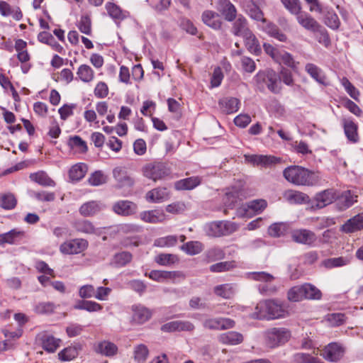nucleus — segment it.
<instances>
[{"label":"nucleus","instance_id":"3c124183","mask_svg":"<svg viewBox=\"0 0 363 363\" xmlns=\"http://www.w3.org/2000/svg\"><path fill=\"white\" fill-rule=\"evenodd\" d=\"M216 295L224 298H230L234 294L233 288L230 284H221L214 289Z\"/></svg>","mask_w":363,"mask_h":363},{"label":"nucleus","instance_id":"f3484780","mask_svg":"<svg viewBox=\"0 0 363 363\" xmlns=\"http://www.w3.org/2000/svg\"><path fill=\"white\" fill-rule=\"evenodd\" d=\"M217 10L228 21H233L236 18L237 9L229 0H219L217 4Z\"/></svg>","mask_w":363,"mask_h":363},{"label":"nucleus","instance_id":"49530a36","mask_svg":"<svg viewBox=\"0 0 363 363\" xmlns=\"http://www.w3.org/2000/svg\"><path fill=\"white\" fill-rule=\"evenodd\" d=\"M242 38L245 40V46L250 52L257 53L259 52L258 40L252 32L248 33Z\"/></svg>","mask_w":363,"mask_h":363},{"label":"nucleus","instance_id":"8fccbe9b","mask_svg":"<svg viewBox=\"0 0 363 363\" xmlns=\"http://www.w3.org/2000/svg\"><path fill=\"white\" fill-rule=\"evenodd\" d=\"M284 6L291 13L297 16L301 12V4L299 0H281Z\"/></svg>","mask_w":363,"mask_h":363},{"label":"nucleus","instance_id":"13d9d810","mask_svg":"<svg viewBox=\"0 0 363 363\" xmlns=\"http://www.w3.org/2000/svg\"><path fill=\"white\" fill-rule=\"evenodd\" d=\"M324 23L332 29H337L340 25L337 15L333 11L327 12L324 18Z\"/></svg>","mask_w":363,"mask_h":363},{"label":"nucleus","instance_id":"473e14b6","mask_svg":"<svg viewBox=\"0 0 363 363\" xmlns=\"http://www.w3.org/2000/svg\"><path fill=\"white\" fill-rule=\"evenodd\" d=\"M201 184V178L199 177H191L181 179L174 184L177 190H191Z\"/></svg>","mask_w":363,"mask_h":363},{"label":"nucleus","instance_id":"1a4fd4ad","mask_svg":"<svg viewBox=\"0 0 363 363\" xmlns=\"http://www.w3.org/2000/svg\"><path fill=\"white\" fill-rule=\"evenodd\" d=\"M345 350L336 342L330 343L320 350V354L326 360L336 362L344 355Z\"/></svg>","mask_w":363,"mask_h":363},{"label":"nucleus","instance_id":"4c0bfd02","mask_svg":"<svg viewBox=\"0 0 363 363\" xmlns=\"http://www.w3.org/2000/svg\"><path fill=\"white\" fill-rule=\"evenodd\" d=\"M284 198L291 203H306L309 200V196L302 192L295 190H288L284 193Z\"/></svg>","mask_w":363,"mask_h":363},{"label":"nucleus","instance_id":"58836bf2","mask_svg":"<svg viewBox=\"0 0 363 363\" xmlns=\"http://www.w3.org/2000/svg\"><path fill=\"white\" fill-rule=\"evenodd\" d=\"M86 172V164L84 163H77L70 168L69 176L72 180L79 181L85 176Z\"/></svg>","mask_w":363,"mask_h":363},{"label":"nucleus","instance_id":"9d476101","mask_svg":"<svg viewBox=\"0 0 363 363\" xmlns=\"http://www.w3.org/2000/svg\"><path fill=\"white\" fill-rule=\"evenodd\" d=\"M203 325L208 330H227L235 326V321L227 318H208L203 321Z\"/></svg>","mask_w":363,"mask_h":363},{"label":"nucleus","instance_id":"4be33fe9","mask_svg":"<svg viewBox=\"0 0 363 363\" xmlns=\"http://www.w3.org/2000/svg\"><path fill=\"white\" fill-rule=\"evenodd\" d=\"M240 100L235 97H225L221 99L218 102L220 110L225 114L237 112L240 108Z\"/></svg>","mask_w":363,"mask_h":363},{"label":"nucleus","instance_id":"052dcab7","mask_svg":"<svg viewBox=\"0 0 363 363\" xmlns=\"http://www.w3.org/2000/svg\"><path fill=\"white\" fill-rule=\"evenodd\" d=\"M16 205V199L13 194H8L0 196V206L4 209H12Z\"/></svg>","mask_w":363,"mask_h":363},{"label":"nucleus","instance_id":"ddd939ff","mask_svg":"<svg viewBox=\"0 0 363 363\" xmlns=\"http://www.w3.org/2000/svg\"><path fill=\"white\" fill-rule=\"evenodd\" d=\"M338 197L337 191L333 189H325L318 193L314 197L315 205L318 208H322L332 203Z\"/></svg>","mask_w":363,"mask_h":363},{"label":"nucleus","instance_id":"6e6d98bb","mask_svg":"<svg viewBox=\"0 0 363 363\" xmlns=\"http://www.w3.org/2000/svg\"><path fill=\"white\" fill-rule=\"evenodd\" d=\"M79 30L86 35L91 33V21L89 16H82L77 23Z\"/></svg>","mask_w":363,"mask_h":363},{"label":"nucleus","instance_id":"20e7f679","mask_svg":"<svg viewBox=\"0 0 363 363\" xmlns=\"http://www.w3.org/2000/svg\"><path fill=\"white\" fill-rule=\"evenodd\" d=\"M266 344L274 348L287 342L291 337V331L285 328H272L264 333Z\"/></svg>","mask_w":363,"mask_h":363},{"label":"nucleus","instance_id":"f257e3e1","mask_svg":"<svg viewBox=\"0 0 363 363\" xmlns=\"http://www.w3.org/2000/svg\"><path fill=\"white\" fill-rule=\"evenodd\" d=\"M289 311L283 303L277 299H267L259 301L252 314V317L259 320H272L284 318Z\"/></svg>","mask_w":363,"mask_h":363},{"label":"nucleus","instance_id":"6ab92c4d","mask_svg":"<svg viewBox=\"0 0 363 363\" xmlns=\"http://www.w3.org/2000/svg\"><path fill=\"white\" fill-rule=\"evenodd\" d=\"M363 229V213L347 220L341 227L342 232L351 233Z\"/></svg>","mask_w":363,"mask_h":363},{"label":"nucleus","instance_id":"c756f323","mask_svg":"<svg viewBox=\"0 0 363 363\" xmlns=\"http://www.w3.org/2000/svg\"><path fill=\"white\" fill-rule=\"evenodd\" d=\"M103 208L101 203L97 201H89L81 206L79 213L84 216H92Z\"/></svg>","mask_w":363,"mask_h":363},{"label":"nucleus","instance_id":"de8ad7c7","mask_svg":"<svg viewBox=\"0 0 363 363\" xmlns=\"http://www.w3.org/2000/svg\"><path fill=\"white\" fill-rule=\"evenodd\" d=\"M30 178L32 181L43 186L54 185V182L44 172L30 174Z\"/></svg>","mask_w":363,"mask_h":363},{"label":"nucleus","instance_id":"a211bd4d","mask_svg":"<svg viewBox=\"0 0 363 363\" xmlns=\"http://www.w3.org/2000/svg\"><path fill=\"white\" fill-rule=\"evenodd\" d=\"M169 191L165 187L155 188L147 192L146 200L150 203H161L169 198Z\"/></svg>","mask_w":363,"mask_h":363},{"label":"nucleus","instance_id":"e2e57ef3","mask_svg":"<svg viewBox=\"0 0 363 363\" xmlns=\"http://www.w3.org/2000/svg\"><path fill=\"white\" fill-rule=\"evenodd\" d=\"M304 290L306 294V298L307 299H320L322 294L320 291L317 289L315 286L311 284H304Z\"/></svg>","mask_w":363,"mask_h":363},{"label":"nucleus","instance_id":"f8f14e48","mask_svg":"<svg viewBox=\"0 0 363 363\" xmlns=\"http://www.w3.org/2000/svg\"><path fill=\"white\" fill-rule=\"evenodd\" d=\"M244 157L247 162L264 167H269L280 161L279 158L270 155H245Z\"/></svg>","mask_w":363,"mask_h":363},{"label":"nucleus","instance_id":"bb28decb","mask_svg":"<svg viewBox=\"0 0 363 363\" xmlns=\"http://www.w3.org/2000/svg\"><path fill=\"white\" fill-rule=\"evenodd\" d=\"M0 13L3 16H11L16 21H20L23 17V13L18 7H12L4 1H0Z\"/></svg>","mask_w":363,"mask_h":363},{"label":"nucleus","instance_id":"cd10ccee","mask_svg":"<svg viewBox=\"0 0 363 363\" xmlns=\"http://www.w3.org/2000/svg\"><path fill=\"white\" fill-rule=\"evenodd\" d=\"M218 338L220 342L225 345H238L243 341L242 335L235 331L222 333Z\"/></svg>","mask_w":363,"mask_h":363},{"label":"nucleus","instance_id":"09e8293b","mask_svg":"<svg viewBox=\"0 0 363 363\" xmlns=\"http://www.w3.org/2000/svg\"><path fill=\"white\" fill-rule=\"evenodd\" d=\"M79 354L78 350L75 347H68L58 353L59 359L62 361H71Z\"/></svg>","mask_w":363,"mask_h":363},{"label":"nucleus","instance_id":"864d4df0","mask_svg":"<svg viewBox=\"0 0 363 363\" xmlns=\"http://www.w3.org/2000/svg\"><path fill=\"white\" fill-rule=\"evenodd\" d=\"M264 30L269 35L277 38L281 42H285L286 40V35L281 33L278 27L274 24H267L264 28Z\"/></svg>","mask_w":363,"mask_h":363},{"label":"nucleus","instance_id":"2f4dec72","mask_svg":"<svg viewBox=\"0 0 363 363\" xmlns=\"http://www.w3.org/2000/svg\"><path fill=\"white\" fill-rule=\"evenodd\" d=\"M343 127L347 139L352 143H357L359 140L357 125L351 120L345 119L343 121Z\"/></svg>","mask_w":363,"mask_h":363},{"label":"nucleus","instance_id":"c85d7f7f","mask_svg":"<svg viewBox=\"0 0 363 363\" xmlns=\"http://www.w3.org/2000/svg\"><path fill=\"white\" fill-rule=\"evenodd\" d=\"M77 79L84 83L91 82L95 77L93 69L88 65H81L76 72Z\"/></svg>","mask_w":363,"mask_h":363},{"label":"nucleus","instance_id":"423d86ee","mask_svg":"<svg viewBox=\"0 0 363 363\" xmlns=\"http://www.w3.org/2000/svg\"><path fill=\"white\" fill-rule=\"evenodd\" d=\"M267 206L264 199H256L242 203L237 208V216L240 218H251L255 214L261 213Z\"/></svg>","mask_w":363,"mask_h":363},{"label":"nucleus","instance_id":"774afa93","mask_svg":"<svg viewBox=\"0 0 363 363\" xmlns=\"http://www.w3.org/2000/svg\"><path fill=\"white\" fill-rule=\"evenodd\" d=\"M94 93L98 99L106 98L108 94V85L104 82H98L94 88Z\"/></svg>","mask_w":363,"mask_h":363},{"label":"nucleus","instance_id":"5701e85b","mask_svg":"<svg viewBox=\"0 0 363 363\" xmlns=\"http://www.w3.org/2000/svg\"><path fill=\"white\" fill-rule=\"evenodd\" d=\"M132 311L133 321L138 324L144 323L152 316V312L150 310L141 305L133 306Z\"/></svg>","mask_w":363,"mask_h":363},{"label":"nucleus","instance_id":"79ce46f5","mask_svg":"<svg viewBox=\"0 0 363 363\" xmlns=\"http://www.w3.org/2000/svg\"><path fill=\"white\" fill-rule=\"evenodd\" d=\"M306 71L311 77L320 84L325 83V77L322 71L316 65L312 63H308L305 67Z\"/></svg>","mask_w":363,"mask_h":363},{"label":"nucleus","instance_id":"0eeeda50","mask_svg":"<svg viewBox=\"0 0 363 363\" xmlns=\"http://www.w3.org/2000/svg\"><path fill=\"white\" fill-rule=\"evenodd\" d=\"M238 229V225L230 221H216L208 224L207 233L209 236L220 237L230 235Z\"/></svg>","mask_w":363,"mask_h":363},{"label":"nucleus","instance_id":"a19ab883","mask_svg":"<svg viewBox=\"0 0 363 363\" xmlns=\"http://www.w3.org/2000/svg\"><path fill=\"white\" fill-rule=\"evenodd\" d=\"M42 344L44 350L49 352H54L60 347V340L47 335L43 337Z\"/></svg>","mask_w":363,"mask_h":363},{"label":"nucleus","instance_id":"39448f33","mask_svg":"<svg viewBox=\"0 0 363 363\" xmlns=\"http://www.w3.org/2000/svg\"><path fill=\"white\" fill-rule=\"evenodd\" d=\"M143 175L156 182L164 179L170 174L166 164L162 162H151L144 165L142 168Z\"/></svg>","mask_w":363,"mask_h":363},{"label":"nucleus","instance_id":"338daca9","mask_svg":"<svg viewBox=\"0 0 363 363\" xmlns=\"http://www.w3.org/2000/svg\"><path fill=\"white\" fill-rule=\"evenodd\" d=\"M294 360L296 363H323L320 359L305 353L296 354Z\"/></svg>","mask_w":363,"mask_h":363},{"label":"nucleus","instance_id":"9b49d317","mask_svg":"<svg viewBox=\"0 0 363 363\" xmlns=\"http://www.w3.org/2000/svg\"><path fill=\"white\" fill-rule=\"evenodd\" d=\"M2 332L4 335L5 340L0 342L1 351H6L13 349L16 341L23 335V330L21 328L12 330L4 329Z\"/></svg>","mask_w":363,"mask_h":363},{"label":"nucleus","instance_id":"4d7b16f0","mask_svg":"<svg viewBox=\"0 0 363 363\" xmlns=\"http://www.w3.org/2000/svg\"><path fill=\"white\" fill-rule=\"evenodd\" d=\"M341 84L347 94L355 101H359V91L352 84L347 77L341 79Z\"/></svg>","mask_w":363,"mask_h":363},{"label":"nucleus","instance_id":"b1692460","mask_svg":"<svg viewBox=\"0 0 363 363\" xmlns=\"http://www.w3.org/2000/svg\"><path fill=\"white\" fill-rule=\"evenodd\" d=\"M24 237V232L13 229L0 235V245L4 244L14 245L19 242Z\"/></svg>","mask_w":363,"mask_h":363},{"label":"nucleus","instance_id":"a878e982","mask_svg":"<svg viewBox=\"0 0 363 363\" xmlns=\"http://www.w3.org/2000/svg\"><path fill=\"white\" fill-rule=\"evenodd\" d=\"M202 21L208 26L213 29H219L221 27L222 21L219 15L212 11H205L202 14Z\"/></svg>","mask_w":363,"mask_h":363},{"label":"nucleus","instance_id":"7ed1b4c3","mask_svg":"<svg viewBox=\"0 0 363 363\" xmlns=\"http://www.w3.org/2000/svg\"><path fill=\"white\" fill-rule=\"evenodd\" d=\"M296 20L306 30L315 34H319V43L328 45L330 43V38L326 30L319 23L306 12H301L296 16Z\"/></svg>","mask_w":363,"mask_h":363},{"label":"nucleus","instance_id":"0e129e2a","mask_svg":"<svg viewBox=\"0 0 363 363\" xmlns=\"http://www.w3.org/2000/svg\"><path fill=\"white\" fill-rule=\"evenodd\" d=\"M74 226L78 231L85 233H94V227L92 223L86 220H78L75 223Z\"/></svg>","mask_w":363,"mask_h":363},{"label":"nucleus","instance_id":"412c9836","mask_svg":"<svg viewBox=\"0 0 363 363\" xmlns=\"http://www.w3.org/2000/svg\"><path fill=\"white\" fill-rule=\"evenodd\" d=\"M137 208V205L129 201H120L113 206V210L116 213L123 216L134 214Z\"/></svg>","mask_w":363,"mask_h":363},{"label":"nucleus","instance_id":"393cba45","mask_svg":"<svg viewBox=\"0 0 363 363\" xmlns=\"http://www.w3.org/2000/svg\"><path fill=\"white\" fill-rule=\"evenodd\" d=\"M182 274L179 272H168L162 270H152L148 277L150 279L159 282H164L167 280H174L175 278L179 277Z\"/></svg>","mask_w":363,"mask_h":363},{"label":"nucleus","instance_id":"680f3d73","mask_svg":"<svg viewBox=\"0 0 363 363\" xmlns=\"http://www.w3.org/2000/svg\"><path fill=\"white\" fill-rule=\"evenodd\" d=\"M277 62H278L279 64H284L292 69H295L296 67V64L292 56L289 53L284 50L281 51L279 57L277 60Z\"/></svg>","mask_w":363,"mask_h":363},{"label":"nucleus","instance_id":"37998d69","mask_svg":"<svg viewBox=\"0 0 363 363\" xmlns=\"http://www.w3.org/2000/svg\"><path fill=\"white\" fill-rule=\"evenodd\" d=\"M356 197L350 191L344 192L340 197H337V205L340 210L342 211L351 206L354 202L357 201L354 199Z\"/></svg>","mask_w":363,"mask_h":363},{"label":"nucleus","instance_id":"a18cd8bd","mask_svg":"<svg viewBox=\"0 0 363 363\" xmlns=\"http://www.w3.org/2000/svg\"><path fill=\"white\" fill-rule=\"evenodd\" d=\"M149 354V350L145 345H136L133 350L134 359L138 363H144Z\"/></svg>","mask_w":363,"mask_h":363},{"label":"nucleus","instance_id":"2eb2a0df","mask_svg":"<svg viewBox=\"0 0 363 363\" xmlns=\"http://www.w3.org/2000/svg\"><path fill=\"white\" fill-rule=\"evenodd\" d=\"M195 327L193 323L189 321L175 320L169 322L163 325L161 328L162 330L167 333L188 331L191 332L194 330Z\"/></svg>","mask_w":363,"mask_h":363},{"label":"nucleus","instance_id":"603ef678","mask_svg":"<svg viewBox=\"0 0 363 363\" xmlns=\"http://www.w3.org/2000/svg\"><path fill=\"white\" fill-rule=\"evenodd\" d=\"M69 145L72 149H76L79 152H85L87 151V146L85 141H84L79 136H74L70 138L69 140Z\"/></svg>","mask_w":363,"mask_h":363},{"label":"nucleus","instance_id":"69168bd1","mask_svg":"<svg viewBox=\"0 0 363 363\" xmlns=\"http://www.w3.org/2000/svg\"><path fill=\"white\" fill-rule=\"evenodd\" d=\"M88 182L92 186H99L106 183V177L102 172L96 171L90 176Z\"/></svg>","mask_w":363,"mask_h":363},{"label":"nucleus","instance_id":"72a5a7b5","mask_svg":"<svg viewBox=\"0 0 363 363\" xmlns=\"http://www.w3.org/2000/svg\"><path fill=\"white\" fill-rule=\"evenodd\" d=\"M96 351L103 355L111 357L117 353V346L109 341H101L96 347Z\"/></svg>","mask_w":363,"mask_h":363},{"label":"nucleus","instance_id":"f03ea898","mask_svg":"<svg viewBox=\"0 0 363 363\" xmlns=\"http://www.w3.org/2000/svg\"><path fill=\"white\" fill-rule=\"evenodd\" d=\"M286 181L296 186H312L317 185L320 178L317 172L298 165L286 167L283 172Z\"/></svg>","mask_w":363,"mask_h":363},{"label":"nucleus","instance_id":"aec40b11","mask_svg":"<svg viewBox=\"0 0 363 363\" xmlns=\"http://www.w3.org/2000/svg\"><path fill=\"white\" fill-rule=\"evenodd\" d=\"M140 218L149 223H162L166 220V215L162 210L145 211L140 213Z\"/></svg>","mask_w":363,"mask_h":363},{"label":"nucleus","instance_id":"6e6552de","mask_svg":"<svg viewBox=\"0 0 363 363\" xmlns=\"http://www.w3.org/2000/svg\"><path fill=\"white\" fill-rule=\"evenodd\" d=\"M88 246V242L84 239H73L63 242L60 250L66 255L79 254L84 251Z\"/></svg>","mask_w":363,"mask_h":363},{"label":"nucleus","instance_id":"5fc2aeb1","mask_svg":"<svg viewBox=\"0 0 363 363\" xmlns=\"http://www.w3.org/2000/svg\"><path fill=\"white\" fill-rule=\"evenodd\" d=\"M155 261L160 265H169L179 261L177 255L172 254H160L155 257Z\"/></svg>","mask_w":363,"mask_h":363},{"label":"nucleus","instance_id":"c03bdc74","mask_svg":"<svg viewBox=\"0 0 363 363\" xmlns=\"http://www.w3.org/2000/svg\"><path fill=\"white\" fill-rule=\"evenodd\" d=\"M182 250L189 255H194L200 253L203 249V244L199 241H190L181 247Z\"/></svg>","mask_w":363,"mask_h":363},{"label":"nucleus","instance_id":"f704fd0d","mask_svg":"<svg viewBox=\"0 0 363 363\" xmlns=\"http://www.w3.org/2000/svg\"><path fill=\"white\" fill-rule=\"evenodd\" d=\"M233 33L238 36L243 37L251 32L247 27V20L242 16H238L233 26Z\"/></svg>","mask_w":363,"mask_h":363},{"label":"nucleus","instance_id":"e433bc0d","mask_svg":"<svg viewBox=\"0 0 363 363\" xmlns=\"http://www.w3.org/2000/svg\"><path fill=\"white\" fill-rule=\"evenodd\" d=\"M106 9L108 15L116 20H123L128 15L127 11H123L118 6L111 2L106 4Z\"/></svg>","mask_w":363,"mask_h":363},{"label":"nucleus","instance_id":"7c9ffc66","mask_svg":"<svg viewBox=\"0 0 363 363\" xmlns=\"http://www.w3.org/2000/svg\"><path fill=\"white\" fill-rule=\"evenodd\" d=\"M15 50L17 52V58L21 63L27 62L30 57L27 49V43L22 39H18L15 41Z\"/></svg>","mask_w":363,"mask_h":363},{"label":"nucleus","instance_id":"c9c22d12","mask_svg":"<svg viewBox=\"0 0 363 363\" xmlns=\"http://www.w3.org/2000/svg\"><path fill=\"white\" fill-rule=\"evenodd\" d=\"M133 255L129 252H121L115 254L111 259V264L116 267H122L131 262Z\"/></svg>","mask_w":363,"mask_h":363},{"label":"nucleus","instance_id":"dca6fc26","mask_svg":"<svg viewBox=\"0 0 363 363\" xmlns=\"http://www.w3.org/2000/svg\"><path fill=\"white\" fill-rule=\"evenodd\" d=\"M291 236L294 241L308 245H313L317 240L315 234L306 229L296 230Z\"/></svg>","mask_w":363,"mask_h":363},{"label":"nucleus","instance_id":"ea45409f","mask_svg":"<svg viewBox=\"0 0 363 363\" xmlns=\"http://www.w3.org/2000/svg\"><path fill=\"white\" fill-rule=\"evenodd\" d=\"M304 290V284L291 288L287 293L288 299L294 302L302 301L306 298Z\"/></svg>","mask_w":363,"mask_h":363},{"label":"nucleus","instance_id":"4468645a","mask_svg":"<svg viewBox=\"0 0 363 363\" xmlns=\"http://www.w3.org/2000/svg\"><path fill=\"white\" fill-rule=\"evenodd\" d=\"M113 178L119 188L132 187L135 184L134 179L123 167H116L113 171Z\"/></svg>","mask_w":363,"mask_h":363},{"label":"nucleus","instance_id":"bf43d9fd","mask_svg":"<svg viewBox=\"0 0 363 363\" xmlns=\"http://www.w3.org/2000/svg\"><path fill=\"white\" fill-rule=\"evenodd\" d=\"M77 309L86 310L89 312L99 311L102 309V306L94 301H82L79 304L75 306Z\"/></svg>","mask_w":363,"mask_h":363}]
</instances>
